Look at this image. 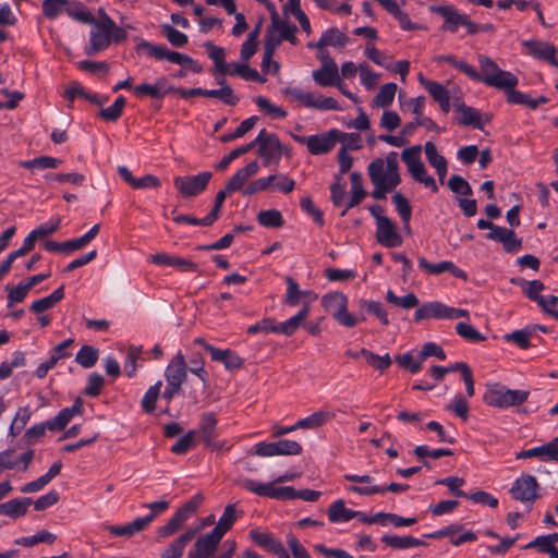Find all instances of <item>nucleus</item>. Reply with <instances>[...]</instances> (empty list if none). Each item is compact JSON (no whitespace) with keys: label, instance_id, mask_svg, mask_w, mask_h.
Here are the masks:
<instances>
[{"label":"nucleus","instance_id":"1","mask_svg":"<svg viewBox=\"0 0 558 558\" xmlns=\"http://www.w3.org/2000/svg\"><path fill=\"white\" fill-rule=\"evenodd\" d=\"M367 173L374 185L372 196L375 199H385L387 193L401 182L398 153L390 151L385 159L373 160L367 167Z\"/></svg>","mask_w":558,"mask_h":558},{"label":"nucleus","instance_id":"2","mask_svg":"<svg viewBox=\"0 0 558 558\" xmlns=\"http://www.w3.org/2000/svg\"><path fill=\"white\" fill-rule=\"evenodd\" d=\"M246 490L262 497H268L277 500L302 499L314 502L322 495L318 490L301 489L296 490L292 486H275L274 483H260L252 478H244L241 483Z\"/></svg>","mask_w":558,"mask_h":558},{"label":"nucleus","instance_id":"3","mask_svg":"<svg viewBox=\"0 0 558 558\" xmlns=\"http://www.w3.org/2000/svg\"><path fill=\"white\" fill-rule=\"evenodd\" d=\"M530 396L527 390L509 389L501 384L487 385L483 401L488 407L507 409L523 404Z\"/></svg>","mask_w":558,"mask_h":558},{"label":"nucleus","instance_id":"4","mask_svg":"<svg viewBox=\"0 0 558 558\" xmlns=\"http://www.w3.org/2000/svg\"><path fill=\"white\" fill-rule=\"evenodd\" d=\"M481 68L480 80L487 86L498 89L515 87L518 85V77L511 72L501 70L498 64L487 56L480 54L477 57Z\"/></svg>","mask_w":558,"mask_h":558},{"label":"nucleus","instance_id":"5","mask_svg":"<svg viewBox=\"0 0 558 558\" xmlns=\"http://www.w3.org/2000/svg\"><path fill=\"white\" fill-rule=\"evenodd\" d=\"M142 50H144L149 58L157 61L167 60L179 65H187L192 72L197 74L203 72V66L196 60L181 52L169 50L165 45H156L142 40L136 46V51L140 52Z\"/></svg>","mask_w":558,"mask_h":558},{"label":"nucleus","instance_id":"6","mask_svg":"<svg viewBox=\"0 0 558 558\" xmlns=\"http://www.w3.org/2000/svg\"><path fill=\"white\" fill-rule=\"evenodd\" d=\"M142 50H144L149 58L157 61L167 60L179 65H187L192 72L197 74L203 72V66L196 60L181 52L169 50L165 45H156L142 40L136 46V51L140 52Z\"/></svg>","mask_w":558,"mask_h":558},{"label":"nucleus","instance_id":"7","mask_svg":"<svg viewBox=\"0 0 558 558\" xmlns=\"http://www.w3.org/2000/svg\"><path fill=\"white\" fill-rule=\"evenodd\" d=\"M433 11L444 19L442 31L456 34L464 27L468 35L480 33L481 25L474 23L468 14L460 13L453 5H437Z\"/></svg>","mask_w":558,"mask_h":558},{"label":"nucleus","instance_id":"8","mask_svg":"<svg viewBox=\"0 0 558 558\" xmlns=\"http://www.w3.org/2000/svg\"><path fill=\"white\" fill-rule=\"evenodd\" d=\"M251 144H253V148L255 146L258 147L257 154L262 158L264 166L279 163L283 154V146L277 134L268 133L265 129H262Z\"/></svg>","mask_w":558,"mask_h":558},{"label":"nucleus","instance_id":"9","mask_svg":"<svg viewBox=\"0 0 558 558\" xmlns=\"http://www.w3.org/2000/svg\"><path fill=\"white\" fill-rule=\"evenodd\" d=\"M323 306L332 313V317L344 327H354L359 320L364 322L366 317L360 318L353 316L348 311V298L341 292H335L323 296Z\"/></svg>","mask_w":558,"mask_h":558},{"label":"nucleus","instance_id":"10","mask_svg":"<svg viewBox=\"0 0 558 558\" xmlns=\"http://www.w3.org/2000/svg\"><path fill=\"white\" fill-rule=\"evenodd\" d=\"M284 96H290L306 108L322 111L340 110L338 101L332 97H324L320 94L305 92L296 87H286L282 90Z\"/></svg>","mask_w":558,"mask_h":558},{"label":"nucleus","instance_id":"11","mask_svg":"<svg viewBox=\"0 0 558 558\" xmlns=\"http://www.w3.org/2000/svg\"><path fill=\"white\" fill-rule=\"evenodd\" d=\"M203 500L202 494L194 495L175 511L165 525L158 529V535L167 537L175 533L197 511Z\"/></svg>","mask_w":558,"mask_h":558},{"label":"nucleus","instance_id":"12","mask_svg":"<svg viewBox=\"0 0 558 558\" xmlns=\"http://www.w3.org/2000/svg\"><path fill=\"white\" fill-rule=\"evenodd\" d=\"M211 178L213 173L210 171H204L195 175H178L173 179V185L183 198H194L207 189Z\"/></svg>","mask_w":558,"mask_h":558},{"label":"nucleus","instance_id":"13","mask_svg":"<svg viewBox=\"0 0 558 558\" xmlns=\"http://www.w3.org/2000/svg\"><path fill=\"white\" fill-rule=\"evenodd\" d=\"M539 485L535 476L525 474L517 478L510 489L513 499L527 506V511L532 510L533 504L539 497L537 490Z\"/></svg>","mask_w":558,"mask_h":558},{"label":"nucleus","instance_id":"14","mask_svg":"<svg viewBox=\"0 0 558 558\" xmlns=\"http://www.w3.org/2000/svg\"><path fill=\"white\" fill-rule=\"evenodd\" d=\"M426 536L435 539L449 537L450 543L453 546H460L463 543L475 542L477 539L476 533L466 531L462 524L458 523L447 525L440 530L427 534Z\"/></svg>","mask_w":558,"mask_h":558},{"label":"nucleus","instance_id":"15","mask_svg":"<svg viewBox=\"0 0 558 558\" xmlns=\"http://www.w3.org/2000/svg\"><path fill=\"white\" fill-rule=\"evenodd\" d=\"M94 27L89 33V41L84 48V52L87 56H95L100 51H104L110 47V38L107 26H104V22L90 23Z\"/></svg>","mask_w":558,"mask_h":558},{"label":"nucleus","instance_id":"16","mask_svg":"<svg viewBox=\"0 0 558 558\" xmlns=\"http://www.w3.org/2000/svg\"><path fill=\"white\" fill-rule=\"evenodd\" d=\"M376 240L385 247H398L402 244L403 239L397 232L395 222L389 218L378 219L376 225Z\"/></svg>","mask_w":558,"mask_h":558},{"label":"nucleus","instance_id":"17","mask_svg":"<svg viewBox=\"0 0 558 558\" xmlns=\"http://www.w3.org/2000/svg\"><path fill=\"white\" fill-rule=\"evenodd\" d=\"M186 361L182 352H178L165 369V378L170 386L181 387L186 379Z\"/></svg>","mask_w":558,"mask_h":558},{"label":"nucleus","instance_id":"18","mask_svg":"<svg viewBox=\"0 0 558 558\" xmlns=\"http://www.w3.org/2000/svg\"><path fill=\"white\" fill-rule=\"evenodd\" d=\"M337 129H331L324 134L308 136V151L312 155H324L329 153L337 144Z\"/></svg>","mask_w":558,"mask_h":558},{"label":"nucleus","instance_id":"19","mask_svg":"<svg viewBox=\"0 0 558 558\" xmlns=\"http://www.w3.org/2000/svg\"><path fill=\"white\" fill-rule=\"evenodd\" d=\"M487 239L502 244L507 253H514L522 247V239L518 238L514 230L498 227L494 233H487Z\"/></svg>","mask_w":558,"mask_h":558},{"label":"nucleus","instance_id":"20","mask_svg":"<svg viewBox=\"0 0 558 558\" xmlns=\"http://www.w3.org/2000/svg\"><path fill=\"white\" fill-rule=\"evenodd\" d=\"M515 458L518 460L530 458H539L543 461L558 460V436L543 446L521 450Z\"/></svg>","mask_w":558,"mask_h":558},{"label":"nucleus","instance_id":"21","mask_svg":"<svg viewBox=\"0 0 558 558\" xmlns=\"http://www.w3.org/2000/svg\"><path fill=\"white\" fill-rule=\"evenodd\" d=\"M511 283L522 286L523 293L531 300L536 302L546 313L550 310L546 306V300L541 295L545 286L539 280L526 281L522 278H512Z\"/></svg>","mask_w":558,"mask_h":558},{"label":"nucleus","instance_id":"22","mask_svg":"<svg viewBox=\"0 0 558 558\" xmlns=\"http://www.w3.org/2000/svg\"><path fill=\"white\" fill-rule=\"evenodd\" d=\"M207 352L213 361L222 363L228 371L239 369L244 364V359L229 349L222 350L216 347H208Z\"/></svg>","mask_w":558,"mask_h":558},{"label":"nucleus","instance_id":"23","mask_svg":"<svg viewBox=\"0 0 558 558\" xmlns=\"http://www.w3.org/2000/svg\"><path fill=\"white\" fill-rule=\"evenodd\" d=\"M523 46L534 58L548 61L550 64L558 66V61L556 60V48L554 45L539 40H525L523 41Z\"/></svg>","mask_w":558,"mask_h":558},{"label":"nucleus","instance_id":"24","mask_svg":"<svg viewBox=\"0 0 558 558\" xmlns=\"http://www.w3.org/2000/svg\"><path fill=\"white\" fill-rule=\"evenodd\" d=\"M410 486L408 484L390 483L389 485H372V486H356L351 485L348 490L360 496H373L376 494L384 495L387 492L391 493H403L408 490Z\"/></svg>","mask_w":558,"mask_h":558},{"label":"nucleus","instance_id":"25","mask_svg":"<svg viewBox=\"0 0 558 558\" xmlns=\"http://www.w3.org/2000/svg\"><path fill=\"white\" fill-rule=\"evenodd\" d=\"M199 527H190L171 543L161 554V558H181L186 545L196 536Z\"/></svg>","mask_w":558,"mask_h":558},{"label":"nucleus","instance_id":"26","mask_svg":"<svg viewBox=\"0 0 558 558\" xmlns=\"http://www.w3.org/2000/svg\"><path fill=\"white\" fill-rule=\"evenodd\" d=\"M217 425L218 418L214 412H204L199 416L198 422V434L203 445L209 442L214 438H217Z\"/></svg>","mask_w":558,"mask_h":558},{"label":"nucleus","instance_id":"27","mask_svg":"<svg viewBox=\"0 0 558 558\" xmlns=\"http://www.w3.org/2000/svg\"><path fill=\"white\" fill-rule=\"evenodd\" d=\"M310 308V304L304 303L302 308L295 315L282 323H277V333L284 335L287 337L292 336L308 317Z\"/></svg>","mask_w":558,"mask_h":558},{"label":"nucleus","instance_id":"28","mask_svg":"<svg viewBox=\"0 0 558 558\" xmlns=\"http://www.w3.org/2000/svg\"><path fill=\"white\" fill-rule=\"evenodd\" d=\"M447 305L434 301L424 303L420 306L414 313V322L418 323L423 319L435 318V319H446Z\"/></svg>","mask_w":558,"mask_h":558},{"label":"nucleus","instance_id":"29","mask_svg":"<svg viewBox=\"0 0 558 558\" xmlns=\"http://www.w3.org/2000/svg\"><path fill=\"white\" fill-rule=\"evenodd\" d=\"M222 536L216 534L213 530L210 533L198 537L194 544V550L201 558H209L216 550Z\"/></svg>","mask_w":558,"mask_h":558},{"label":"nucleus","instance_id":"30","mask_svg":"<svg viewBox=\"0 0 558 558\" xmlns=\"http://www.w3.org/2000/svg\"><path fill=\"white\" fill-rule=\"evenodd\" d=\"M33 504L31 498H14L0 504V515L11 519H19L26 514L28 507Z\"/></svg>","mask_w":558,"mask_h":558},{"label":"nucleus","instance_id":"31","mask_svg":"<svg viewBox=\"0 0 558 558\" xmlns=\"http://www.w3.org/2000/svg\"><path fill=\"white\" fill-rule=\"evenodd\" d=\"M223 75L240 76L245 81L265 83L266 77L262 76L256 69L248 66L247 62L231 63Z\"/></svg>","mask_w":558,"mask_h":558},{"label":"nucleus","instance_id":"32","mask_svg":"<svg viewBox=\"0 0 558 558\" xmlns=\"http://www.w3.org/2000/svg\"><path fill=\"white\" fill-rule=\"evenodd\" d=\"M349 41L348 36L337 27H330L323 32L320 38L316 43L318 48L331 46L333 48H344Z\"/></svg>","mask_w":558,"mask_h":558},{"label":"nucleus","instance_id":"33","mask_svg":"<svg viewBox=\"0 0 558 558\" xmlns=\"http://www.w3.org/2000/svg\"><path fill=\"white\" fill-rule=\"evenodd\" d=\"M459 114L458 123L462 126H472L473 129L483 130L484 123L490 122L489 116H486L483 121L480 110L470 106L462 107Z\"/></svg>","mask_w":558,"mask_h":558},{"label":"nucleus","instance_id":"34","mask_svg":"<svg viewBox=\"0 0 558 558\" xmlns=\"http://www.w3.org/2000/svg\"><path fill=\"white\" fill-rule=\"evenodd\" d=\"M242 514L243 511L238 510L236 505H228L213 530L216 531V534H220L223 537V535L233 526L234 522L242 517Z\"/></svg>","mask_w":558,"mask_h":558},{"label":"nucleus","instance_id":"35","mask_svg":"<svg viewBox=\"0 0 558 558\" xmlns=\"http://www.w3.org/2000/svg\"><path fill=\"white\" fill-rule=\"evenodd\" d=\"M351 179V197L347 203L341 216H344L349 209L357 206L366 196V191L362 183V175L359 172H352Z\"/></svg>","mask_w":558,"mask_h":558},{"label":"nucleus","instance_id":"36","mask_svg":"<svg viewBox=\"0 0 558 558\" xmlns=\"http://www.w3.org/2000/svg\"><path fill=\"white\" fill-rule=\"evenodd\" d=\"M167 78L160 77L158 78L155 84H140L134 87V93L137 96H150L151 98L161 99L167 94H170V92H167Z\"/></svg>","mask_w":558,"mask_h":558},{"label":"nucleus","instance_id":"37","mask_svg":"<svg viewBox=\"0 0 558 558\" xmlns=\"http://www.w3.org/2000/svg\"><path fill=\"white\" fill-rule=\"evenodd\" d=\"M426 90L438 102L441 111L448 113L450 111V93L449 90L438 82H427Z\"/></svg>","mask_w":558,"mask_h":558},{"label":"nucleus","instance_id":"38","mask_svg":"<svg viewBox=\"0 0 558 558\" xmlns=\"http://www.w3.org/2000/svg\"><path fill=\"white\" fill-rule=\"evenodd\" d=\"M380 541L393 549H409L425 545V543L422 539L415 538L410 535L399 536L385 534L381 536Z\"/></svg>","mask_w":558,"mask_h":558},{"label":"nucleus","instance_id":"39","mask_svg":"<svg viewBox=\"0 0 558 558\" xmlns=\"http://www.w3.org/2000/svg\"><path fill=\"white\" fill-rule=\"evenodd\" d=\"M208 52V57L213 60L215 68L213 70V75L219 73L223 75L227 71L229 64L226 63V50L222 47L214 45L211 41H207L204 44Z\"/></svg>","mask_w":558,"mask_h":558},{"label":"nucleus","instance_id":"40","mask_svg":"<svg viewBox=\"0 0 558 558\" xmlns=\"http://www.w3.org/2000/svg\"><path fill=\"white\" fill-rule=\"evenodd\" d=\"M333 418L335 414L331 412L317 411L306 417L296 421V427L304 429H315L332 421Z\"/></svg>","mask_w":558,"mask_h":558},{"label":"nucleus","instance_id":"41","mask_svg":"<svg viewBox=\"0 0 558 558\" xmlns=\"http://www.w3.org/2000/svg\"><path fill=\"white\" fill-rule=\"evenodd\" d=\"M357 305L361 312L374 315L384 326L389 325L388 313L381 302L361 299Z\"/></svg>","mask_w":558,"mask_h":558},{"label":"nucleus","instance_id":"42","mask_svg":"<svg viewBox=\"0 0 558 558\" xmlns=\"http://www.w3.org/2000/svg\"><path fill=\"white\" fill-rule=\"evenodd\" d=\"M271 19L272 27L280 33V39H282V41L287 40L292 45H296L298 38L295 37V33L298 32V27L280 20L277 12L272 13Z\"/></svg>","mask_w":558,"mask_h":558},{"label":"nucleus","instance_id":"43","mask_svg":"<svg viewBox=\"0 0 558 558\" xmlns=\"http://www.w3.org/2000/svg\"><path fill=\"white\" fill-rule=\"evenodd\" d=\"M355 510L345 508L344 501L339 499L331 504L328 510V519L330 522H348L354 519Z\"/></svg>","mask_w":558,"mask_h":558},{"label":"nucleus","instance_id":"44","mask_svg":"<svg viewBox=\"0 0 558 558\" xmlns=\"http://www.w3.org/2000/svg\"><path fill=\"white\" fill-rule=\"evenodd\" d=\"M314 81L320 86H332L339 82L338 66H322L313 72Z\"/></svg>","mask_w":558,"mask_h":558},{"label":"nucleus","instance_id":"45","mask_svg":"<svg viewBox=\"0 0 558 558\" xmlns=\"http://www.w3.org/2000/svg\"><path fill=\"white\" fill-rule=\"evenodd\" d=\"M535 336V328H523L506 333L504 339L507 342L515 343L520 349H527L531 347L530 340Z\"/></svg>","mask_w":558,"mask_h":558},{"label":"nucleus","instance_id":"46","mask_svg":"<svg viewBox=\"0 0 558 558\" xmlns=\"http://www.w3.org/2000/svg\"><path fill=\"white\" fill-rule=\"evenodd\" d=\"M104 26H107L110 44H122L128 39V29H133L131 25L119 26L117 23L110 17L106 16L104 21Z\"/></svg>","mask_w":558,"mask_h":558},{"label":"nucleus","instance_id":"47","mask_svg":"<svg viewBox=\"0 0 558 558\" xmlns=\"http://www.w3.org/2000/svg\"><path fill=\"white\" fill-rule=\"evenodd\" d=\"M62 163V160L51 156H40L31 160L20 162V166L25 169H57Z\"/></svg>","mask_w":558,"mask_h":558},{"label":"nucleus","instance_id":"48","mask_svg":"<svg viewBox=\"0 0 558 558\" xmlns=\"http://www.w3.org/2000/svg\"><path fill=\"white\" fill-rule=\"evenodd\" d=\"M203 97L217 98L228 106H235L239 102V97L234 94L230 86L218 89H204Z\"/></svg>","mask_w":558,"mask_h":558},{"label":"nucleus","instance_id":"49","mask_svg":"<svg viewBox=\"0 0 558 558\" xmlns=\"http://www.w3.org/2000/svg\"><path fill=\"white\" fill-rule=\"evenodd\" d=\"M65 12L71 19L85 24L94 23L96 20L82 2H73L71 4H66Z\"/></svg>","mask_w":558,"mask_h":558},{"label":"nucleus","instance_id":"50","mask_svg":"<svg viewBox=\"0 0 558 558\" xmlns=\"http://www.w3.org/2000/svg\"><path fill=\"white\" fill-rule=\"evenodd\" d=\"M287 293L284 303L289 306H296L300 304L301 299L310 294L308 291L301 290L298 282L290 276L286 278Z\"/></svg>","mask_w":558,"mask_h":558},{"label":"nucleus","instance_id":"51","mask_svg":"<svg viewBox=\"0 0 558 558\" xmlns=\"http://www.w3.org/2000/svg\"><path fill=\"white\" fill-rule=\"evenodd\" d=\"M386 301L404 310L416 307L420 303L417 296L413 292H410L403 296H398L392 290L387 291Z\"/></svg>","mask_w":558,"mask_h":558},{"label":"nucleus","instance_id":"52","mask_svg":"<svg viewBox=\"0 0 558 558\" xmlns=\"http://www.w3.org/2000/svg\"><path fill=\"white\" fill-rule=\"evenodd\" d=\"M397 92V84L396 83H386L384 84L378 93L376 94L373 104L376 107L386 108L389 107L393 99Z\"/></svg>","mask_w":558,"mask_h":558},{"label":"nucleus","instance_id":"53","mask_svg":"<svg viewBox=\"0 0 558 558\" xmlns=\"http://www.w3.org/2000/svg\"><path fill=\"white\" fill-rule=\"evenodd\" d=\"M257 221L266 228H281L284 225L281 213L277 209L262 210L257 214Z\"/></svg>","mask_w":558,"mask_h":558},{"label":"nucleus","instance_id":"54","mask_svg":"<svg viewBox=\"0 0 558 558\" xmlns=\"http://www.w3.org/2000/svg\"><path fill=\"white\" fill-rule=\"evenodd\" d=\"M392 203L395 204L396 209H397L402 222L404 223V228L407 230H409L411 215H412V208H411L409 201L401 193L397 192L392 196Z\"/></svg>","mask_w":558,"mask_h":558},{"label":"nucleus","instance_id":"55","mask_svg":"<svg viewBox=\"0 0 558 558\" xmlns=\"http://www.w3.org/2000/svg\"><path fill=\"white\" fill-rule=\"evenodd\" d=\"M99 357L98 349L92 345H83L75 355V361L84 368L93 367Z\"/></svg>","mask_w":558,"mask_h":558},{"label":"nucleus","instance_id":"56","mask_svg":"<svg viewBox=\"0 0 558 558\" xmlns=\"http://www.w3.org/2000/svg\"><path fill=\"white\" fill-rule=\"evenodd\" d=\"M161 387L162 381L158 380L155 385L150 386L148 390L145 392L141 402L144 412L153 413L156 410V401L160 396Z\"/></svg>","mask_w":558,"mask_h":558},{"label":"nucleus","instance_id":"57","mask_svg":"<svg viewBox=\"0 0 558 558\" xmlns=\"http://www.w3.org/2000/svg\"><path fill=\"white\" fill-rule=\"evenodd\" d=\"M456 331L462 339L472 343L482 342L486 339V337L472 325L464 322H460L456 325Z\"/></svg>","mask_w":558,"mask_h":558},{"label":"nucleus","instance_id":"58","mask_svg":"<svg viewBox=\"0 0 558 558\" xmlns=\"http://www.w3.org/2000/svg\"><path fill=\"white\" fill-rule=\"evenodd\" d=\"M124 106L125 98L119 96L111 106L101 109L98 114L106 121L116 122L122 116Z\"/></svg>","mask_w":558,"mask_h":558},{"label":"nucleus","instance_id":"59","mask_svg":"<svg viewBox=\"0 0 558 558\" xmlns=\"http://www.w3.org/2000/svg\"><path fill=\"white\" fill-rule=\"evenodd\" d=\"M250 537L255 544L270 553H272L277 545L281 543L280 541L274 538L270 534L259 532L257 530H252L250 532Z\"/></svg>","mask_w":558,"mask_h":558},{"label":"nucleus","instance_id":"60","mask_svg":"<svg viewBox=\"0 0 558 558\" xmlns=\"http://www.w3.org/2000/svg\"><path fill=\"white\" fill-rule=\"evenodd\" d=\"M54 539L56 536L52 533L43 530L36 533L35 535L21 537L16 539L15 543L25 547H32L38 543L51 544L54 542Z\"/></svg>","mask_w":558,"mask_h":558},{"label":"nucleus","instance_id":"61","mask_svg":"<svg viewBox=\"0 0 558 558\" xmlns=\"http://www.w3.org/2000/svg\"><path fill=\"white\" fill-rule=\"evenodd\" d=\"M162 34L173 47L181 48L189 43V37L184 33L169 24L162 25Z\"/></svg>","mask_w":558,"mask_h":558},{"label":"nucleus","instance_id":"62","mask_svg":"<svg viewBox=\"0 0 558 558\" xmlns=\"http://www.w3.org/2000/svg\"><path fill=\"white\" fill-rule=\"evenodd\" d=\"M190 367L189 371L196 375L204 384L207 385L209 375L208 372L204 367V359L201 353H192L190 357Z\"/></svg>","mask_w":558,"mask_h":558},{"label":"nucleus","instance_id":"63","mask_svg":"<svg viewBox=\"0 0 558 558\" xmlns=\"http://www.w3.org/2000/svg\"><path fill=\"white\" fill-rule=\"evenodd\" d=\"M69 0H44L41 8L43 14L49 19L54 20L61 12L65 11Z\"/></svg>","mask_w":558,"mask_h":558},{"label":"nucleus","instance_id":"64","mask_svg":"<svg viewBox=\"0 0 558 558\" xmlns=\"http://www.w3.org/2000/svg\"><path fill=\"white\" fill-rule=\"evenodd\" d=\"M361 354L374 368L379 369L381 372H384L391 365V359L389 354L378 355L366 349H362Z\"/></svg>","mask_w":558,"mask_h":558}]
</instances>
